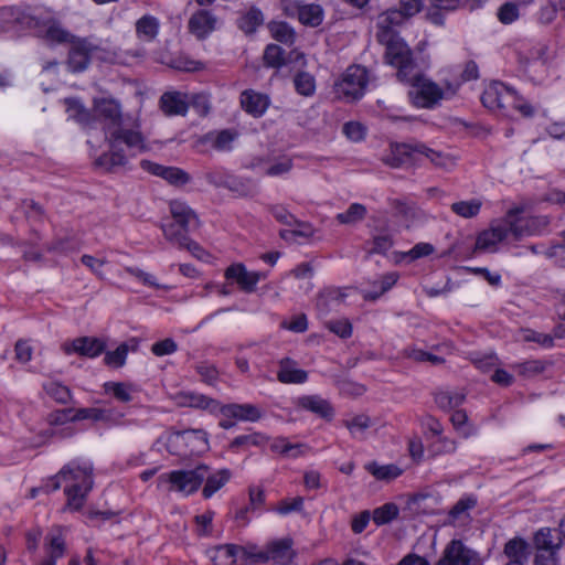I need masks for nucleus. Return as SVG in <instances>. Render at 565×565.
I'll return each instance as SVG.
<instances>
[{"label":"nucleus","instance_id":"47","mask_svg":"<svg viewBox=\"0 0 565 565\" xmlns=\"http://www.w3.org/2000/svg\"><path fill=\"white\" fill-rule=\"evenodd\" d=\"M461 392L440 391L435 395L436 404L443 409H450L460 406L465 401Z\"/></svg>","mask_w":565,"mask_h":565},{"label":"nucleus","instance_id":"52","mask_svg":"<svg viewBox=\"0 0 565 565\" xmlns=\"http://www.w3.org/2000/svg\"><path fill=\"white\" fill-rule=\"evenodd\" d=\"M398 515V508L394 503H386L373 511L372 519L377 525H383Z\"/></svg>","mask_w":565,"mask_h":565},{"label":"nucleus","instance_id":"44","mask_svg":"<svg viewBox=\"0 0 565 565\" xmlns=\"http://www.w3.org/2000/svg\"><path fill=\"white\" fill-rule=\"evenodd\" d=\"M367 210L363 204L352 203L344 212L337 215V221L345 225H354L363 221Z\"/></svg>","mask_w":565,"mask_h":565},{"label":"nucleus","instance_id":"23","mask_svg":"<svg viewBox=\"0 0 565 565\" xmlns=\"http://www.w3.org/2000/svg\"><path fill=\"white\" fill-rule=\"evenodd\" d=\"M239 102L242 108L255 118L262 117L270 104V99L266 94L254 89L242 92Z\"/></svg>","mask_w":565,"mask_h":565},{"label":"nucleus","instance_id":"64","mask_svg":"<svg viewBox=\"0 0 565 565\" xmlns=\"http://www.w3.org/2000/svg\"><path fill=\"white\" fill-rule=\"evenodd\" d=\"M202 381L207 384H213L217 380L218 372L213 364L201 362L195 367Z\"/></svg>","mask_w":565,"mask_h":565},{"label":"nucleus","instance_id":"36","mask_svg":"<svg viewBox=\"0 0 565 565\" xmlns=\"http://www.w3.org/2000/svg\"><path fill=\"white\" fill-rule=\"evenodd\" d=\"M231 479V471L228 469H221L214 473H210L207 470L204 479L205 486L202 490V494L205 499L211 498L216 491H218L225 483Z\"/></svg>","mask_w":565,"mask_h":565},{"label":"nucleus","instance_id":"40","mask_svg":"<svg viewBox=\"0 0 565 565\" xmlns=\"http://www.w3.org/2000/svg\"><path fill=\"white\" fill-rule=\"evenodd\" d=\"M537 551H558L562 546V539L554 535L548 527L541 529L534 536Z\"/></svg>","mask_w":565,"mask_h":565},{"label":"nucleus","instance_id":"43","mask_svg":"<svg viewBox=\"0 0 565 565\" xmlns=\"http://www.w3.org/2000/svg\"><path fill=\"white\" fill-rule=\"evenodd\" d=\"M547 366V363L542 360H529L522 363L512 364L511 367L515 370L519 375L525 379H532L542 374Z\"/></svg>","mask_w":565,"mask_h":565},{"label":"nucleus","instance_id":"26","mask_svg":"<svg viewBox=\"0 0 565 565\" xmlns=\"http://www.w3.org/2000/svg\"><path fill=\"white\" fill-rule=\"evenodd\" d=\"M160 107L167 116H184L189 108L186 95L180 92L164 93L160 98Z\"/></svg>","mask_w":565,"mask_h":565},{"label":"nucleus","instance_id":"27","mask_svg":"<svg viewBox=\"0 0 565 565\" xmlns=\"http://www.w3.org/2000/svg\"><path fill=\"white\" fill-rule=\"evenodd\" d=\"M138 347V339L131 338L129 341L121 343L116 350L106 352L104 362L111 367H121L126 363L128 352L137 351Z\"/></svg>","mask_w":565,"mask_h":565},{"label":"nucleus","instance_id":"24","mask_svg":"<svg viewBox=\"0 0 565 565\" xmlns=\"http://www.w3.org/2000/svg\"><path fill=\"white\" fill-rule=\"evenodd\" d=\"M277 380L282 384H302L308 380V372L299 369L298 363L290 358H282L279 362Z\"/></svg>","mask_w":565,"mask_h":565},{"label":"nucleus","instance_id":"62","mask_svg":"<svg viewBox=\"0 0 565 565\" xmlns=\"http://www.w3.org/2000/svg\"><path fill=\"white\" fill-rule=\"evenodd\" d=\"M178 350V344L171 338L158 341L152 344L151 352L157 356H163L174 353Z\"/></svg>","mask_w":565,"mask_h":565},{"label":"nucleus","instance_id":"41","mask_svg":"<svg viewBox=\"0 0 565 565\" xmlns=\"http://www.w3.org/2000/svg\"><path fill=\"white\" fill-rule=\"evenodd\" d=\"M418 152L439 168L451 169L456 164L455 158L450 154L430 149L423 143H418Z\"/></svg>","mask_w":565,"mask_h":565},{"label":"nucleus","instance_id":"45","mask_svg":"<svg viewBox=\"0 0 565 565\" xmlns=\"http://www.w3.org/2000/svg\"><path fill=\"white\" fill-rule=\"evenodd\" d=\"M365 469L377 480L390 481L402 475V469L396 465L380 466L376 462H370L365 466Z\"/></svg>","mask_w":565,"mask_h":565},{"label":"nucleus","instance_id":"17","mask_svg":"<svg viewBox=\"0 0 565 565\" xmlns=\"http://www.w3.org/2000/svg\"><path fill=\"white\" fill-rule=\"evenodd\" d=\"M225 278L234 280L243 291L250 294L255 291L257 284L266 278V275L260 271H249L243 264L237 263L226 268Z\"/></svg>","mask_w":565,"mask_h":565},{"label":"nucleus","instance_id":"61","mask_svg":"<svg viewBox=\"0 0 565 565\" xmlns=\"http://www.w3.org/2000/svg\"><path fill=\"white\" fill-rule=\"evenodd\" d=\"M523 340L526 342H536L544 348H551L554 344L553 337L546 333L536 332L531 329L522 331Z\"/></svg>","mask_w":565,"mask_h":565},{"label":"nucleus","instance_id":"14","mask_svg":"<svg viewBox=\"0 0 565 565\" xmlns=\"http://www.w3.org/2000/svg\"><path fill=\"white\" fill-rule=\"evenodd\" d=\"M291 545L292 542L289 539L275 541L270 543L265 551L258 550L256 546L252 545V550H254L253 555H255L253 556V564L273 559L278 564L287 565L294 556Z\"/></svg>","mask_w":565,"mask_h":565},{"label":"nucleus","instance_id":"2","mask_svg":"<svg viewBox=\"0 0 565 565\" xmlns=\"http://www.w3.org/2000/svg\"><path fill=\"white\" fill-rule=\"evenodd\" d=\"M58 478L64 482L66 497L64 510L79 511L94 487L92 463L72 461L58 471Z\"/></svg>","mask_w":565,"mask_h":565},{"label":"nucleus","instance_id":"21","mask_svg":"<svg viewBox=\"0 0 565 565\" xmlns=\"http://www.w3.org/2000/svg\"><path fill=\"white\" fill-rule=\"evenodd\" d=\"M44 547L46 557L39 565H56V561L66 552L65 537L61 527H55L46 534Z\"/></svg>","mask_w":565,"mask_h":565},{"label":"nucleus","instance_id":"38","mask_svg":"<svg viewBox=\"0 0 565 565\" xmlns=\"http://www.w3.org/2000/svg\"><path fill=\"white\" fill-rule=\"evenodd\" d=\"M159 20L152 15H143L136 23V32L140 40L151 42L159 32Z\"/></svg>","mask_w":565,"mask_h":565},{"label":"nucleus","instance_id":"6","mask_svg":"<svg viewBox=\"0 0 565 565\" xmlns=\"http://www.w3.org/2000/svg\"><path fill=\"white\" fill-rule=\"evenodd\" d=\"M385 45V61L387 64L397 68V78L401 82H409L415 77L417 65L413 54L405 41L398 36L390 42H383Z\"/></svg>","mask_w":565,"mask_h":565},{"label":"nucleus","instance_id":"59","mask_svg":"<svg viewBox=\"0 0 565 565\" xmlns=\"http://www.w3.org/2000/svg\"><path fill=\"white\" fill-rule=\"evenodd\" d=\"M161 178L174 185H183L190 181L189 174L175 167H166Z\"/></svg>","mask_w":565,"mask_h":565},{"label":"nucleus","instance_id":"18","mask_svg":"<svg viewBox=\"0 0 565 565\" xmlns=\"http://www.w3.org/2000/svg\"><path fill=\"white\" fill-rule=\"evenodd\" d=\"M404 23V17L397 9H391L381 13L377 18L376 39L380 43L390 42L398 38L396 29Z\"/></svg>","mask_w":565,"mask_h":565},{"label":"nucleus","instance_id":"48","mask_svg":"<svg viewBox=\"0 0 565 565\" xmlns=\"http://www.w3.org/2000/svg\"><path fill=\"white\" fill-rule=\"evenodd\" d=\"M263 60L267 67L280 68L285 65V50L277 44H268L264 51Z\"/></svg>","mask_w":565,"mask_h":565},{"label":"nucleus","instance_id":"10","mask_svg":"<svg viewBox=\"0 0 565 565\" xmlns=\"http://www.w3.org/2000/svg\"><path fill=\"white\" fill-rule=\"evenodd\" d=\"M369 81L367 71L360 65L349 66L340 82L335 84L339 97L348 100L361 98Z\"/></svg>","mask_w":565,"mask_h":565},{"label":"nucleus","instance_id":"3","mask_svg":"<svg viewBox=\"0 0 565 565\" xmlns=\"http://www.w3.org/2000/svg\"><path fill=\"white\" fill-rule=\"evenodd\" d=\"M209 467L199 465L191 470H173L162 473L158 478V487L166 488L168 491L179 492L183 495H190L199 490L204 481Z\"/></svg>","mask_w":565,"mask_h":565},{"label":"nucleus","instance_id":"63","mask_svg":"<svg viewBox=\"0 0 565 565\" xmlns=\"http://www.w3.org/2000/svg\"><path fill=\"white\" fill-rule=\"evenodd\" d=\"M344 135L352 141H360L365 137V127L356 121H349L343 126Z\"/></svg>","mask_w":565,"mask_h":565},{"label":"nucleus","instance_id":"33","mask_svg":"<svg viewBox=\"0 0 565 565\" xmlns=\"http://www.w3.org/2000/svg\"><path fill=\"white\" fill-rule=\"evenodd\" d=\"M527 543L519 537L510 540L504 546V554L510 558L507 565H524L527 559Z\"/></svg>","mask_w":565,"mask_h":565},{"label":"nucleus","instance_id":"5","mask_svg":"<svg viewBox=\"0 0 565 565\" xmlns=\"http://www.w3.org/2000/svg\"><path fill=\"white\" fill-rule=\"evenodd\" d=\"M170 212L178 224V230H174V225H161L164 237L173 244H188L186 236L189 232L199 226L196 214L188 204L181 201H172Z\"/></svg>","mask_w":565,"mask_h":565},{"label":"nucleus","instance_id":"54","mask_svg":"<svg viewBox=\"0 0 565 565\" xmlns=\"http://www.w3.org/2000/svg\"><path fill=\"white\" fill-rule=\"evenodd\" d=\"M238 134L232 129H224L215 134V137L212 141V146L214 149L218 151H230L232 149V145L237 138Z\"/></svg>","mask_w":565,"mask_h":565},{"label":"nucleus","instance_id":"58","mask_svg":"<svg viewBox=\"0 0 565 565\" xmlns=\"http://www.w3.org/2000/svg\"><path fill=\"white\" fill-rule=\"evenodd\" d=\"M328 330L342 339L350 338L352 334V324L348 319L330 320L326 323Z\"/></svg>","mask_w":565,"mask_h":565},{"label":"nucleus","instance_id":"53","mask_svg":"<svg viewBox=\"0 0 565 565\" xmlns=\"http://www.w3.org/2000/svg\"><path fill=\"white\" fill-rule=\"evenodd\" d=\"M107 393H111L119 402L128 403L132 399L131 385L121 382H107L104 384Z\"/></svg>","mask_w":565,"mask_h":565},{"label":"nucleus","instance_id":"39","mask_svg":"<svg viewBox=\"0 0 565 565\" xmlns=\"http://www.w3.org/2000/svg\"><path fill=\"white\" fill-rule=\"evenodd\" d=\"M394 209L396 215L403 220L406 227H411L424 217L423 211L414 204L396 201L394 203Z\"/></svg>","mask_w":565,"mask_h":565},{"label":"nucleus","instance_id":"15","mask_svg":"<svg viewBox=\"0 0 565 565\" xmlns=\"http://www.w3.org/2000/svg\"><path fill=\"white\" fill-rule=\"evenodd\" d=\"M62 350L67 355L76 353L81 356L94 359L106 350V342L95 337H79L64 342Z\"/></svg>","mask_w":565,"mask_h":565},{"label":"nucleus","instance_id":"9","mask_svg":"<svg viewBox=\"0 0 565 565\" xmlns=\"http://www.w3.org/2000/svg\"><path fill=\"white\" fill-rule=\"evenodd\" d=\"M408 84L412 85L408 96L416 107L433 108L444 97L443 89L434 82L424 77L418 70Z\"/></svg>","mask_w":565,"mask_h":565},{"label":"nucleus","instance_id":"42","mask_svg":"<svg viewBox=\"0 0 565 565\" xmlns=\"http://www.w3.org/2000/svg\"><path fill=\"white\" fill-rule=\"evenodd\" d=\"M307 447L302 444H291L286 438H277L271 444V450L287 458H297L305 455Z\"/></svg>","mask_w":565,"mask_h":565},{"label":"nucleus","instance_id":"60","mask_svg":"<svg viewBox=\"0 0 565 565\" xmlns=\"http://www.w3.org/2000/svg\"><path fill=\"white\" fill-rule=\"evenodd\" d=\"M107 418L108 415L106 411L95 407L79 408L73 417L75 420L92 419L94 422L105 420Z\"/></svg>","mask_w":565,"mask_h":565},{"label":"nucleus","instance_id":"1","mask_svg":"<svg viewBox=\"0 0 565 565\" xmlns=\"http://www.w3.org/2000/svg\"><path fill=\"white\" fill-rule=\"evenodd\" d=\"M98 121L105 130V138L108 142L109 151L96 159V164L113 171L116 168L124 167L127 163V156L121 149V145L134 153L146 150V140L135 125L129 128L125 125L122 111L119 103L113 98H100L94 100L93 124Z\"/></svg>","mask_w":565,"mask_h":565},{"label":"nucleus","instance_id":"50","mask_svg":"<svg viewBox=\"0 0 565 565\" xmlns=\"http://www.w3.org/2000/svg\"><path fill=\"white\" fill-rule=\"evenodd\" d=\"M294 85L297 93L303 96H311L316 90L315 77L307 72L298 73L294 78Z\"/></svg>","mask_w":565,"mask_h":565},{"label":"nucleus","instance_id":"35","mask_svg":"<svg viewBox=\"0 0 565 565\" xmlns=\"http://www.w3.org/2000/svg\"><path fill=\"white\" fill-rule=\"evenodd\" d=\"M66 113L70 118L76 120L78 124L85 127L93 126V111H89L85 106L75 98H66Z\"/></svg>","mask_w":565,"mask_h":565},{"label":"nucleus","instance_id":"51","mask_svg":"<svg viewBox=\"0 0 565 565\" xmlns=\"http://www.w3.org/2000/svg\"><path fill=\"white\" fill-rule=\"evenodd\" d=\"M343 425L350 430L352 436L362 437L365 430L372 425V422L367 415L360 414L351 419H345Z\"/></svg>","mask_w":565,"mask_h":565},{"label":"nucleus","instance_id":"4","mask_svg":"<svg viewBox=\"0 0 565 565\" xmlns=\"http://www.w3.org/2000/svg\"><path fill=\"white\" fill-rule=\"evenodd\" d=\"M171 455L190 457L204 454L209 449L207 433L203 429H185L171 433L167 439Z\"/></svg>","mask_w":565,"mask_h":565},{"label":"nucleus","instance_id":"56","mask_svg":"<svg viewBox=\"0 0 565 565\" xmlns=\"http://www.w3.org/2000/svg\"><path fill=\"white\" fill-rule=\"evenodd\" d=\"M44 387L46 393L56 402L66 404L71 401L72 395L67 386L57 382H50Z\"/></svg>","mask_w":565,"mask_h":565},{"label":"nucleus","instance_id":"8","mask_svg":"<svg viewBox=\"0 0 565 565\" xmlns=\"http://www.w3.org/2000/svg\"><path fill=\"white\" fill-rule=\"evenodd\" d=\"M523 210L515 207L507 212L505 218L510 228L511 237L520 241L526 236L540 235L550 224L547 216L519 217Z\"/></svg>","mask_w":565,"mask_h":565},{"label":"nucleus","instance_id":"49","mask_svg":"<svg viewBox=\"0 0 565 565\" xmlns=\"http://www.w3.org/2000/svg\"><path fill=\"white\" fill-rule=\"evenodd\" d=\"M24 20L23 13L12 7L0 9V26L4 31H10L17 23H22Z\"/></svg>","mask_w":565,"mask_h":565},{"label":"nucleus","instance_id":"46","mask_svg":"<svg viewBox=\"0 0 565 565\" xmlns=\"http://www.w3.org/2000/svg\"><path fill=\"white\" fill-rule=\"evenodd\" d=\"M482 202L479 199H471L468 201H459L451 204V211L465 218H471L479 214Z\"/></svg>","mask_w":565,"mask_h":565},{"label":"nucleus","instance_id":"57","mask_svg":"<svg viewBox=\"0 0 565 565\" xmlns=\"http://www.w3.org/2000/svg\"><path fill=\"white\" fill-rule=\"evenodd\" d=\"M371 247L367 254H385L393 246V238L390 234L375 235L369 243Z\"/></svg>","mask_w":565,"mask_h":565},{"label":"nucleus","instance_id":"37","mask_svg":"<svg viewBox=\"0 0 565 565\" xmlns=\"http://www.w3.org/2000/svg\"><path fill=\"white\" fill-rule=\"evenodd\" d=\"M181 404L183 406L207 409L212 413L218 412L220 403L203 394L186 392L181 395Z\"/></svg>","mask_w":565,"mask_h":565},{"label":"nucleus","instance_id":"32","mask_svg":"<svg viewBox=\"0 0 565 565\" xmlns=\"http://www.w3.org/2000/svg\"><path fill=\"white\" fill-rule=\"evenodd\" d=\"M503 103L502 108L499 110L502 111H509L511 109H515L520 111L523 116L530 117L533 115V108L532 106L524 100L521 96L518 95V93L508 86V90L505 95L503 96Z\"/></svg>","mask_w":565,"mask_h":565},{"label":"nucleus","instance_id":"28","mask_svg":"<svg viewBox=\"0 0 565 565\" xmlns=\"http://www.w3.org/2000/svg\"><path fill=\"white\" fill-rule=\"evenodd\" d=\"M39 35L50 43L71 42L72 35L55 20L39 24Z\"/></svg>","mask_w":565,"mask_h":565},{"label":"nucleus","instance_id":"55","mask_svg":"<svg viewBox=\"0 0 565 565\" xmlns=\"http://www.w3.org/2000/svg\"><path fill=\"white\" fill-rule=\"evenodd\" d=\"M266 440L267 438L259 433L241 435L232 440L230 448L235 450L238 448H248L249 446H262L266 443Z\"/></svg>","mask_w":565,"mask_h":565},{"label":"nucleus","instance_id":"25","mask_svg":"<svg viewBox=\"0 0 565 565\" xmlns=\"http://www.w3.org/2000/svg\"><path fill=\"white\" fill-rule=\"evenodd\" d=\"M296 405L328 420L331 419L334 414L331 404L319 395L300 396L297 398Z\"/></svg>","mask_w":565,"mask_h":565},{"label":"nucleus","instance_id":"30","mask_svg":"<svg viewBox=\"0 0 565 565\" xmlns=\"http://www.w3.org/2000/svg\"><path fill=\"white\" fill-rule=\"evenodd\" d=\"M270 36L277 42L291 46L297 40L296 30L285 21H270L267 25Z\"/></svg>","mask_w":565,"mask_h":565},{"label":"nucleus","instance_id":"20","mask_svg":"<svg viewBox=\"0 0 565 565\" xmlns=\"http://www.w3.org/2000/svg\"><path fill=\"white\" fill-rule=\"evenodd\" d=\"M216 24L215 14L209 10H198L189 19L188 28L198 40H204L216 29Z\"/></svg>","mask_w":565,"mask_h":565},{"label":"nucleus","instance_id":"31","mask_svg":"<svg viewBox=\"0 0 565 565\" xmlns=\"http://www.w3.org/2000/svg\"><path fill=\"white\" fill-rule=\"evenodd\" d=\"M508 90V86L501 82L491 83L483 92L481 96L482 104L484 107L499 110L502 108L503 96Z\"/></svg>","mask_w":565,"mask_h":565},{"label":"nucleus","instance_id":"19","mask_svg":"<svg viewBox=\"0 0 565 565\" xmlns=\"http://www.w3.org/2000/svg\"><path fill=\"white\" fill-rule=\"evenodd\" d=\"M419 156L418 143H395L392 145L390 154L383 161L392 168H404L415 164Z\"/></svg>","mask_w":565,"mask_h":565},{"label":"nucleus","instance_id":"29","mask_svg":"<svg viewBox=\"0 0 565 565\" xmlns=\"http://www.w3.org/2000/svg\"><path fill=\"white\" fill-rule=\"evenodd\" d=\"M265 17L260 9L250 7L237 19V28L246 35L254 34L264 24Z\"/></svg>","mask_w":565,"mask_h":565},{"label":"nucleus","instance_id":"22","mask_svg":"<svg viewBox=\"0 0 565 565\" xmlns=\"http://www.w3.org/2000/svg\"><path fill=\"white\" fill-rule=\"evenodd\" d=\"M218 412L226 418H234L242 422H257L262 418V409L254 404H227L220 405Z\"/></svg>","mask_w":565,"mask_h":565},{"label":"nucleus","instance_id":"16","mask_svg":"<svg viewBox=\"0 0 565 565\" xmlns=\"http://www.w3.org/2000/svg\"><path fill=\"white\" fill-rule=\"evenodd\" d=\"M97 45L87 39H76L71 41L68 53V66L73 72L84 71L90 61V57L97 50Z\"/></svg>","mask_w":565,"mask_h":565},{"label":"nucleus","instance_id":"34","mask_svg":"<svg viewBox=\"0 0 565 565\" xmlns=\"http://www.w3.org/2000/svg\"><path fill=\"white\" fill-rule=\"evenodd\" d=\"M324 19V11L320 4L317 3H303L298 20L301 24L309 28L319 26Z\"/></svg>","mask_w":565,"mask_h":565},{"label":"nucleus","instance_id":"7","mask_svg":"<svg viewBox=\"0 0 565 565\" xmlns=\"http://www.w3.org/2000/svg\"><path fill=\"white\" fill-rule=\"evenodd\" d=\"M555 52L547 44H536L521 62L524 75L535 84L542 83L550 74Z\"/></svg>","mask_w":565,"mask_h":565},{"label":"nucleus","instance_id":"11","mask_svg":"<svg viewBox=\"0 0 565 565\" xmlns=\"http://www.w3.org/2000/svg\"><path fill=\"white\" fill-rule=\"evenodd\" d=\"M253 553L252 545H220L214 550L212 562L213 565H248L253 564Z\"/></svg>","mask_w":565,"mask_h":565},{"label":"nucleus","instance_id":"12","mask_svg":"<svg viewBox=\"0 0 565 565\" xmlns=\"http://www.w3.org/2000/svg\"><path fill=\"white\" fill-rule=\"evenodd\" d=\"M436 565H480V557L460 540H452L446 545Z\"/></svg>","mask_w":565,"mask_h":565},{"label":"nucleus","instance_id":"13","mask_svg":"<svg viewBox=\"0 0 565 565\" xmlns=\"http://www.w3.org/2000/svg\"><path fill=\"white\" fill-rule=\"evenodd\" d=\"M511 237L510 228L505 216L494 221L490 227L479 233L475 244V250L495 252L499 243Z\"/></svg>","mask_w":565,"mask_h":565}]
</instances>
